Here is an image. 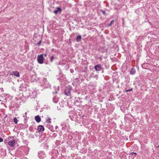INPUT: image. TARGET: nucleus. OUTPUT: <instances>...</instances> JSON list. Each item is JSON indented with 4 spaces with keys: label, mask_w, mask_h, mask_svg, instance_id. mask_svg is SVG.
<instances>
[{
    "label": "nucleus",
    "mask_w": 159,
    "mask_h": 159,
    "mask_svg": "<svg viewBox=\"0 0 159 159\" xmlns=\"http://www.w3.org/2000/svg\"><path fill=\"white\" fill-rule=\"evenodd\" d=\"M94 68L97 71H99L102 69V66L101 64H98L94 66Z\"/></svg>",
    "instance_id": "f257e3e1"
},
{
    "label": "nucleus",
    "mask_w": 159,
    "mask_h": 159,
    "mask_svg": "<svg viewBox=\"0 0 159 159\" xmlns=\"http://www.w3.org/2000/svg\"><path fill=\"white\" fill-rule=\"evenodd\" d=\"M64 93L66 95L68 96H70V89L67 88L65 89Z\"/></svg>",
    "instance_id": "f03ea898"
},
{
    "label": "nucleus",
    "mask_w": 159,
    "mask_h": 159,
    "mask_svg": "<svg viewBox=\"0 0 159 159\" xmlns=\"http://www.w3.org/2000/svg\"><path fill=\"white\" fill-rule=\"evenodd\" d=\"M11 75H14L15 76H16L17 77H19L20 76V74L17 71H14L10 73Z\"/></svg>",
    "instance_id": "7ed1b4c3"
},
{
    "label": "nucleus",
    "mask_w": 159,
    "mask_h": 159,
    "mask_svg": "<svg viewBox=\"0 0 159 159\" xmlns=\"http://www.w3.org/2000/svg\"><path fill=\"white\" fill-rule=\"evenodd\" d=\"M16 141L14 140L13 141H10L8 142V144L10 145L12 147H13L14 146L15 143Z\"/></svg>",
    "instance_id": "20e7f679"
},
{
    "label": "nucleus",
    "mask_w": 159,
    "mask_h": 159,
    "mask_svg": "<svg viewBox=\"0 0 159 159\" xmlns=\"http://www.w3.org/2000/svg\"><path fill=\"white\" fill-rule=\"evenodd\" d=\"M43 55V54H40V64H42L43 63V61L44 60Z\"/></svg>",
    "instance_id": "39448f33"
},
{
    "label": "nucleus",
    "mask_w": 159,
    "mask_h": 159,
    "mask_svg": "<svg viewBox=\"0 0 159 159\" xmlns=\"http://www.w3.org/2000/svg\"><path fill=\"white\" fill-rule=\"evenodd\" d=\"M35 119L37 122H40V117L39 116H36Z\"/></svg>",
    "instance_id": "423d86ee"
},
{
    "label": "nucleus",
    "mask_w": 159,
    "mask_h": 159,
    "mask_svg": "<svg viewBox=\"0 0 159 159\" xmlns=\"http://www.w3.org/2000/svg\"><path fill=\"white\" fill-rule=\"evenodd\" d=\"M81 39V36L80 35H79L76 38V41L78 42L80 41Z\"/></svg>",
    "instance_id": "0eeeda50"
},
{
    "label": "nucleus",
    "mask_w": 159,
    "mask_h": 159,
    "mask_svg": "<svg viewBox=\"0 0 159 159\" xmlns=\"http://www.w3.org/2000/svg\"><path fill=\"white\" fill-rule=\"evenodd\" d=\"M13 120L15 124H16L17 123L18 120H17V118L16 117H15L14 118Z\"/></svg>",
    "instance_id": "6e6552de"
},
{
    "label": "nucleus",
    "mask_w": 159,
    "mask_h": 159,
    "mask_svg": "<svg viewBox=\"0 0 159 159\" xmlns=\"http://www.w3.org/2000/svg\"><path fill=\"white\" fill-rule=\"evenodd\" d=\"M44 130V127L42 125H40V132L43 131Z\"/></svg>",
    "instance_id": "1a4fd4ad"
},
{
    "label": "nucleus",
    "mask_w": 159,
    "mask_h": 159,
    "mask_svg": "<svg viewBox=\"0 0 159 159\" xmlns=\"http://www.w3.org/2000/svg\"><path fill=\"white\" fill-rule=\"evenodd\" d=\"M61 11H54L53 12L55 14H57L58 12L60 14Z\"/></svg>",
    "instance_id": "9d476101"
},
{
    "label": "nucleus",
    "mask_w": 159,
    "mask_h": 159,
    "mask_svg": "<svg viewBox=\"0 0 159 159\" xmlns=\"http://www.w3.org/2000/svg\"><path fill=\"white\" fill-rule=\"evenodd\" d=\"M135 71L134 70L133 68H132L130 71L131 74L132 75H133L135 73Z\"/></svg>",
    "instance_id": "9b49d317"
},
{
    "label": "nucleus",
    "mask_w": 159,
    "mask_h": 159,
    "mask_svg": "<svg viewBox=\"0 0 159 159\" xmlns=\"http://www.w3.org/2000/svg\"><path fill=\"white\" fill-rule=\"evenodd\" d=\"M51 119L50 118H48V119H47L46 122L48 123H50L51 122Z\"/></svg>",
    "instance_id": "f8f14e48"
},
{
    "label": "nucleus",
    "mask_w": 159,
    "mask_h": 159,
    "mask_svg": "<svg viewBox=\"0 0 159 159\" xmlns=\"http://www.w3.org/2000/svg\"><path fill=\"white\" fill-rule=\"evenodd\" d=\"M37 61L39 63H40V55L38 56Z\"/></svg>",
    "instance_id": "ddd939ff"
},
{
    "label": "nucleus",
    "mask_w": 159,
    "mask_h": 159,
    "mask_svg": "<svg viewBox=\"0 0 159 159\" xmlns=\"http://www.w3.org/2000/svg\"><path fill=\"white\" fill-rule=\"evenodd\" d=\"M114 20H112L111 21V23L109 24L108 25V26H111V25L113 23V22H114Z\"/></svg>",
    "instance_id": "4468645a"
},
{
    "label": "nucleus",
    "mask_w": 159,
    "mask_h": 159,
    "mask_svg": "<svg viewBox=\"0 0 159 159\" xmlns=\"http://www.w3.org/2000/svg\"><path fill=\"white\" fill-rule=\"evenodd\" d=\"M102 13L105 15H107L105 11H101Z\"/></svg>",
    "instance_id": "2eb2a0df"
},
{
    "label": "nucleus",
    "mask_w": 159,
    "mask_h": 159,
    "mask_svg": "<svg viewBox=\"0 0 159 159\" xmlns=\"http://www.w3.org/2000/svg\"><path fill=\"white\" fill-rule=\"evenodd\" d=\"M44 136H45V135H40V137L42 138V137H43L44 139H43V140H45V139H45L46 138H44Z\"/></svg>",
    "instance_id": "dca6fc26"
},
{
    "label": "nucleus",
    "mask_w": 159,
    "mask_h": 159,
    "mask_svg": "<svg viewBox=\"0 0 159 159\" xmlns=\"http://www.w3.org/2000/svg\"><path fill=\"white\" fill-rule=\"evenodd\" d=\"M54 57L53 56H52L51 58V60H50V61H51L52 62V61L53 60V59H54Z\"/></svg>",
    "instance_id": "f3484780"
},
{
    "label": "nucleus",
    "mask_w": 159,
    "mask_h": 159,
    "mask_svg": "<svg viewBox=\"0 0 159 159\" xmlns=\"http://www.w3.org/2000/svg\"><path fill=\"white\" fill-rule=\"evenodd\" d=\"M132 90V89H129V90H125V92H128V91H131Z\"/></svg>",
    "instance_id": "a211bd4d"
},
{
    "label": "nucleus",
    "mask_w": 159,
    "mask_h": 159,
    "mask_svg": "<svg viewBox=\"0 0 159 159\" xmlns=\"http://www.w3.org/2000/svg\"><path fill=\"white\" fill-rule=\"evenodd\" d=\"M3 139L0 137V142H2Z\"/></svg>",
    "instance_id": "6ab92c4d"
},
{
    "label": "nucleus",
    "mask_w": 159,
    "mask_h": 159,
    "mask_svg": "<svg viewBox=\"0 0 159 159\" xmlns=\"http://www.w3.org/2000/svg\"><path fill=\"white\" fill-rule=\"evenodd\" d=\"M40 127V125L39 126L38 129H37V131H38V132L39 133L40 132V130L39 129V127Z\"/></svg>",
    "instance_id": "aec40b11"
},
{
    "label": "nucleus",
    "mask_w": 159,
    "mask_h": 159,
    "mask_svg": "<svg viewBox=\"0 0 159 159\" xmlns=\"http://www.w3.org/2000/svg\"><path fill=\"white\" fill-rule=\"evenodd\" d=\"M57 10H61V9L60 7H57Z\"/></svg>",
    "instance_id": "412c9836"
},
{
    "label": "nucleus",
    "mask_w": 159,
    "mask_h": 159,
    "mask_svg": "<svg viewBox=\"0 0 159 159\" xmlns=\"http://www.w3.org/2000/svg\"><path fill=\"white\" fill-rule=\"evenodd\" d=\"M40 44V41L38 43V44L39 45Z\"/></svg>",
    "instance_id": "4be33fe9"
},
{
    "label": "nucleus",
    "mask_w": 159,
    "mask_h": 159,
    "mask_svg": "<svg viewBox=\"0 0 159 159\" xmlns=\"http://www.w3.org/2000/svg\"><path fill=\"white\" fill-rule=\"evenodd\" d=\"M134 152H132V153H131V154H132V155H133V154H134Z\"/></svg>",
    "instance_id": "5701e85b"
},
{
    "label": "nucleus",
    "mask_w": 159,
    "mask_h": 159,
    "mask_svg": "<svg viewBox=\"0 0 159 159\" xmlns=\"http://www.w3.org/2000/svg\"><path fill=\"white\" fill-rule=\"evenodd\" d=\"M44 56H45V57L46 56H47V55H46V54H44Z\"/></svg>",
    "instance_id": "b1692460"
},
{
    "label": "nucleus",
    "mask_w": 159,
    "mask_h": 159,
    "mask_svg": "<svg viewBox=\"0 0 159 159\" xmlns=\"http://www.w3.org/2000/svg\"><path fill=\"white\" fill-rule=\"evenodd\" d=\"M134 154H136V153H134Z\"/></svg>",
    "instance_id": "393cba45"
},
{
    "label": "nucleus",
    "mask_w": 159,
    "mask_h": 159,
    "mask_svg": "<svg viewBox=\"0 0 159 159\" xmlns=\"http://www.w3.org/2000/svg\"><path fill=\"white\" fill-rule=\"evenodd\" d=\"M122 19H123V21H124V19L123 18Z\"/></svg>",
    "instance_id": "a878e982"
},
{
    "label": "nucleus",
    "mask_w": 159,
    "mask_h": 159,
    "mask_svg": "<svg viewBox=\"0 0 159 159\" xmlns=\"http://www.w3.org/2000/svg\"><path fill=\"white\" fill-rule=\"evenodd\" d=\"M157 147H159V146H158Z\"/></svg>",
    "instance_id": "bb28decb"
}]
</instances>
